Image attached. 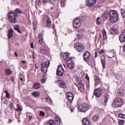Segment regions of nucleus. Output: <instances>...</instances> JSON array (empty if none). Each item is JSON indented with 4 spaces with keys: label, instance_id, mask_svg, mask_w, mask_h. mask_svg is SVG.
I'll list each match as a JSON object with an SVG mask.
<instances>
[{
    "label": "nucleus",
    "instance_id": "nucleus-1",
    "mask_svg": "<svg viewBox=\"0 0 125 125\" xmlns=\"http://www.w3.org/2000/svg\"><path fill=\"white\" fill-rule=\"evenodd\" d=\"M119 20V14L116 11L111 10L109 12V21L112 23H116Z\"/></svg>",
    "mask_w": 125,
    "mask_h": 125
},
{
    "label": "nucleus",
    "instance_id": "nucleus-2",
    "mask_svg": "<svg viewBox=\"0 0 125 125\" xmlns=\"http://www.w3.org/2000/svg\"><path fill=\"white\" fill-rule=\"evenodd\" d=\"M123 105V100L118 98L115 100L112 104V106L113 108H118Z\"/></svg>",
    "mask_w": 125,
    "mask_h": 125
},
{
    "label": "nucleus",
    "instance_id": "nucleus-3",
    "mask_svg": "<svg viewBox=\"0 0 125 125\" xmlns=\"http://www.w3.org/2000/svg\"><path fill=\"white\" fill-rule=\"evenodd\" d=\"M18 15L17 13L13 12H10L8 14V19L9 21L11 23H15L16 22V17H17Z\"/></svg>",
    "mask_w": 125,
    "mask_h": 125
},
{
    "label": "nucleus",
    "instance_id": "nucleus-4",
    "mask_svg": "<svg viewBox=\"0 0 125 125\" xmlns=\"http://www.w3.org/2000/svg\"><path fill=\"white\" fill-rule=\"evenodd\" d=\"M49 64H50V61L47 60L44 63L42 64L41 70L43 74H45L47 71V68L49 67Z\"/></svg>",
    "mask_w": 125,
    "mask_h": 125
},
{
    "label": "nucleus",
    "instance_id": "nucleus-5",
    "mask_svg": "<svg viewBox=\"0 0 125 125\" xmlns=\"http://www.w3.org/2000/svg\"><path fill=\"white\" fill-rule=\"evenodd\" d=\"M74 47L78 52L83 51V45L82 43H76L74 44Z\"/></svg>",
    "mask_w": 125,
    "mask_h": 125
},
{
    "label": "nucleus",
    "instance_id": "nucleus-6",
    "mask_svg": "<svg viewBox=\"0 0 125 125\" xmlns=\"http://www.w3.org/2000/svg\"><path fill=\"white\" fill-rule=\"evenodd\" d=\"M78 109L82 112H85L89 109V105L85 104H83L78 106Z\"/></svg>",
    "mask_w": 125,
    "mask_h": 125
},
{
    "label": "nucleus",
    "instance_id": "nucleus-7",
    "mask_svg": "<svg viewBox=\"0 0 125 125\" xmlns=\"http://www.w3.org/2000/svg\"><path fill=\"white\" fill-rule=\"evenodd\" d=\"M73 25L74 28L78 29L81 27V19L79 18H76L73 21Z\"/></svg>",
    "mask_w": 125,
    "mask_h": 125
},
{
    "label": "nucleus",
    "instance_id": "nucleus-8",
    "mask_svg": "<svg viewBox=\"0 0 125 125\" xmlns=\"http://www.w3.org/2000/svg\"><path fill=\"white\" fill-rule=\"evenodd\" d=\"M97 0H86L85 4L87 6L90 7L93 6L95 3H96V1Z\"/></svg>",
    "mask_w": 125,
    "mask_h": 125
},
{
    "label": "nucleus",
    "instance_id": "nucleus-9",
    "mask_svg": "<svg viewBox=\"0 0 125 125\" xmlns=\"http://www.w3.org/2000/svg\"><path fill=\"white\" fill-rule=\"evenodd\" d=\"M64 74V69L61 65H59L57 70V75L58 76H62Z\"/></svg>",
    "mask_w": 125,
    "mask_h": 125
},
{
    "label": "nucleus",
    "instance_id": "nucleus-10",
    "mask_svg": "<svg viewBox=\"0 0 125 125\" xmlns=\"http://www.w3.org/2000/svg\"><path fill=\"white\" fill-rule=\"evenodd\" d=\"M94 93L96 97H100L102 94V90H101V88L96 89Z\"/></svg>",
    "mask_w": 125,
    "mask_h": 125
},
{
    "label": "nucleus",
    "instance_id": "nucleus-11",
    "mask_svg": "<svg viewBox=\"0 0 125 125\" xmlns=\"http://www.w3.org/2000/svg\"><path fill=\"white\" fill-rule=\"evenodd\" d=\"M67 98L69 102H72L74 100V95L71 92L66 93Z\"/></svg>",
    "mask_w": 125,
    "mask_h": 125
},
{
    "label": "nucleus",
    "instance_id": "nucleus-12",
    "mask_svg": "<svg viewBox=\"0 0 125 125\" xmlns=\"http://www.w3.org/2000/svg\"><path fill=\"white\" fill-rule=\"evenodd\" d=\"M89 57H90V53H89V52H85L83 56V59L84 61H88V60H89Z\"/></svg>",
    "mask_w": 125,
    "mask_h": 125
},
{
    "label": "nucleus",
    "instance_id": "nucleus-13",
    "mask_svg": "<svg viewBox=\"0 0 125 125\" xmlns=\"http://www.w3.org/2000/svg\"><path fill=\"white\" fill-rule=\"evenodd\" d=\"M41 53H43V54L46 55L48 53V50H47V48L45 46H43L41 47Z\"/></svg>",
    "mask_w": 125,
    "mask_h": 125
},
{
    "label": "nucleus",
    "instance_id": "nucleus-14",
    "mask_svg": "<svg viewBox=\"0 0 125 125\" xmlns=\"http://www.w3.org/2000/svg\"><path fill=\"white\" fill-rule=\"evenodd\" d=\"M109 15H110V12L109 13L108 11H104L103 15V20H106L108 18H109Z\"/></svg>",
    "mask_w": 125,
    "mask_h": 125
},
{
    "label": "nucleus",
    "instance_id": "nucleus-15",
    "mask_svg": "<svg viewBox=\"0 0 125 125\" xmlns=\"http://www.w3.org/2000/svg\"><path fill=\"white\" fill-rule=\"evenodd\" d=\"M58 83H59V85L60 87H62V88H66V83L65 82H63L62 80H59L57 81Z\"/></svg>",
    "mask_w": 125,
    "mask_h": 125
},
{
    "label": "nucleus",
    "instance_id": "nucleus-16",
    "mask_svg": "<svg viewBox=\"0 0 125 125\" xmlns=\"http://www.w3.org/2000/svg\"><path fill=\"white\" fill-rule=\"evenodd\" d=\"M119 40L121 42H125V32L123 33L120 35Z\"/></svg>",
    "mask_w": 125,
    "mask_h": 125
},
{
    "label": "nucleus",
    "instance_id": "nucleus-17",
    "mask_svg": "<svg viewBox=\"0 0 125 125\" xmlns=\"http://www.w3.org/2000/svg\"><path fill=\"white\" fill-rule=\"evenodd\" d=\"M44 19L46 22L47 26H48V27H49V26L51 25V21H50V19L47 16H45Z\"/></svg>",
    "mask_w": 125,
    "mask_h": 125
},
{
    "label": "nucleus",
    "instance_id": "nucleus-18",
    "mask_svg": "<svg viewBox=\"0 0 125 125\" xmlns=\"http://www.w3.org/2000/svg\"><path fill=\"white\" fill-rule=\"evenodd\" d=\"M109 55L108 58H112V57H115L116 56V51L114 50H111L109 51Z\"/></svg>",
    "mask_w": 125,
    "mask_h": 125
},
{
    "label": "nucleus",
    "instance_id": "nucleus-19",
    "mask_svg": "<svg viewBox=\"0 0 125 125\" xmlns=\"http://www.w3.org/2000/svg\"><path fill=\"white\" fill-rule=\"evenodd\" d=\"M13 37V30L12 28H10L8 31V38L9 39H11Z\"/></svg>",
    "mask_w": 125,
    "mask_h": 125
},
{
    "label": "nucleus",
    "instance_id": "nucleus-20",
    "mask_svg": "<svg viewBox=\"0 0 125 125\" xmlns=\"http://www.w3.org/2000/svg\"><path fill=\"white\" fill-rule=\"evenodd\" d=\"M118 95L119 96H121V97H123L124 95H125V93H124V91L122 90V88H119L118 90V92H117Z\"/></svg>",
    "mask_w": 125,
    "mask_h": 125
},
{
    "label": "nucleus",
    "instance_id": "nucleus-21",
    "mask_svg": "<svg viewBox=\"0 0 125 125\" xmlns=\"http://www.w3.org/2000/svg\"><path fill=\"white\" fill-rule=\"evenodd\" d=\"M118 32H119V30L116 28H111L110 30V34H111V35H117V34H118Z\"/></svg>",
    "mask_w": 125,
    "mask_h": 125
},
{
    "label": "nucleus",
    "instance_id": "nucleus-22",
    "mask_svg": "<svg viewBox=\"0 0 125 125\" xmlns=\"http://www.w3.org/2000/svg\"><path fill=\"white\" fill-rule=\"evenodd\" d=\"M78 89L80 90V91H83L84 90V87L83 86V84L81 83H79L78 85Z\"/></svg>",
    "mask_w": 125,
    "mask_h": 125
},
{
    "label": "nucleus",
    "instance_id": "nucleus-23",
    "mask_svg": "<svg viewBox=\"0 0 125 125\" xmlns=\"http://www.w3.org/2000/svg\"><path fill=\"white\" fill-rule=\"evenodd\" d=\"M83 125H90L89 120L87 118H84L83 121Z\"/></svg>",
    "mask_w": 125,
    "mask_h": 125
},
{
    "label": "nucleus",
    "instance_id": "nucleus-24",
    "mask_svg": "<svg viewBox=\"0 0 125 125\" xmlns=\"http://www.w3.org/2000/svg\"><path fill=\"white\" fill-rule=\"evenodd\" d=\"M67 64V67L69 69V70H72V69L74 68V63L73 62H68Z\"/></svg>",
    "mask_w": 125,
    "mask_h": 125
},
{
    "label": "nucleus",
    "instance_id": "nucleus-25",
    "mask_svg": "<svg viewBox=\"0 0 125 125\" xmlns=\"http://www.w3.org/2000/svg\"><path fill=\"white\" fill-rule=\"evenodd\" d=\"M93 122H98L99 121V116L97 114L94 115L92 117Z\"/></svg>",
    "mask_w": 125,
    "mask_h": 125
},
{
    "label": "nucleus",
    "instance_id": "nucleus-26",
    "mask_svg": "<svg viewBox=\"0 0 125 125\" xmlns=\"http://www.w3.org/2000/svg\"><path fill=\"white\" fill-rule=\"evenodd\" d=\"M38 42L40 44H42V35L41 34L38 35Z\"/></svg>",
    "mask_w": 125,
    "mask_h": 125
},
{
    "label": "nucleus",
    "instance_id": "nucleus-27",
    "mask_svg": "<svg viewBox=\"0 0 125 125\" xmlns=\"http://www.w3.org/2000/svg\"><path fill=\"white\" fill-rule=\"evenodd\" d=\"M95 85H98L100 83V78L98 77H95Z\"/></svg>",
    "mask_w": 125,
    "mask_h": 125
},
{
    "label": "nucleus",
    "instance_id": "nucleus-28",
    "mask_svg": "<svg viewBox=\"0 0 125 125\" xmlns=\"http://www.w3.org/2000/svg\"><path fill=\"white\" fill-rule=\"evenodd\" d=\"M32 95L34 96V97L37 98V97H40V95H41V94L39 92L35 91L32 93Z\"/></svg>",
    "mask_w": 125,
    "mask_h": 125
},
{
    "label": "nucleus",
    "instance_id": "nucleus-29",
    "mask_svg": "<svg viewBox=\"0 0 125 125\" xmlns=\"http://www.w3.org/2000/svg\"><path fill=\"white\" fill-rule=\"evenodd\" d=\"M41 87V83H35L34 84L33 88L35 89H39Z\"/></svg>",
    "mask_w": 125,
    "mask_h": 125
},
{
    "label": "nucleus",
    "instance_id": "nucleus-30",
    "mask_svg": "<svg viewBox=\"0 0 125 125\" xmlns=\"http://www.w3.org/2000/svg\"><path fill=\"white\" fill-rule=\"evenodd\" d=\"M55 123L57 125H60V118H59V117L56 116L55 117Z\"/></svg>",
    "mask_w": 125,
    "mask_h": 125
},
{
    "label": "nucleus",
    "instance_id": "nucleus-31",
    "mask_svg": "<svg viewBox=\"0 0 125 125\" xmlns=\"http://www.w3.org/2000/svg\"><path fill=\"white\" fill-rule=\"evenodd\" d=\"M46 102H47V103L50 104H52V100H51V99H50V97H49L46 98Z\"/></svg>",
    "mask_w": 125,
    "mask_h": 125
},
{
    "label": "nucleus",
    "instance_id": "nucleus-32",
    "mask_svg": "<svg viewBox=\"0 0 125 125\" xmlns=\"http://www.w3.org/2000/svg\"><path fill=\"white\" fill-rule=\"evenodd\" d=\"M64 59V60H65V61H66L67 64L68 63H70V62H72V59H71L69 57H66V58L64 57V59Z\"/></svg>",
    "mask_w": 125,
    "mask_h": 125
},
{
    "label": "nucleus",
    "instance_id": "nucleus-33",
    "mask_svg": "<svg viewBox=\"0 0 125 125\" xmlns=\"http://www.w3.org/2000/svg\"><path fill=\"white\" fill-rule=\"evenodd\" d=\"M14 28L16 31H17V32H18V33H19L20 34L21 33V31H20V30H19V25H14Z\"/></svg>",
    "mask_w": 125,
    "mask_h": 125
},
{
    "label": "nucleus",
    "instance_id": "nucleus-34",
    "mask_svg": "<svg viewBox=\"0 0 125 125\" xmlns=\"http://www.w3.org/2000/svg\"><path fill=\"white\" fill-rule=\"evenodd\" d=\"M4 71H5L6 75H7L8 76H9V75H10V74H11V71H10V70H9V69H8V68L5 69Z\"/></svg>",
    "mask_w": 125,
    "mask_h": 125
},
{
    "label": "nucleus",
    "instance_id": "nucleus-35",
    "mask_svg": "<svg viewBox=\"0 0 125 125\" xmlns=\"http://www.w3.org/2000/svg\"><path fill=\"white\" fill-rule=\"evenodd\" d=\"M102 33L104 39V40H106V39H107V37L106 36V31H105V30H103Z\"/></svg>",
    "mask_w": 125,
    "mask_h": 125
},
{
    "label": "nucleus",
    "instance_id": "nucleus-36",
    "mask_svg": "<svg viewBox=\"0 0 125 125\" xmlns=\"http://www.w3.org/2000/svg\"><path fill=\"white\" fill-rule=\"evenodd\" d=\"M70 55V53L68 52H64L63 53V58L64 59V57L66 58L67 57H69Z\"/></svg>",
    "mask_w": 125,
    "mask_h": 125
},
{
    "label": "nucleus",
    "instance_id": "nucleus-37",
    "mask_svg": "<svg viewBox=\"0 0 125 125\" xmlns=\"http://www.w3.org/2000/svg\"><path fill=\"white\" fill-rule=\"evenodd\" d=\"M101 63L102 64L103 69H105V65H106V62H105V60L102 59Z\"/></svg>",
    "mask_w": 125,
    "mask_h": 125
},
{
    "label": "nucleus",
    "instance_id": "nucleus-38",
    "mask_svg": "<svg viewBox=\"0 0 125 125\" xmlns=\"http://www.w3.org/2000/svg\"><path fill=\"white\" fill-rule=\"evenodd\" d=\"M121 14L122 17L125 18V10L124 9H121Z\"/></svg>",
    "mask_w": 125,
    "mask_h": 125
},
{
    "label": "nucleus",
    "instance_id": "nucleus-39",
    "mask_svg": "<svg viewBox=\"0 0 125 125\" xmlns=\"http://www.w3.org/2000/svg\"><path fill=\"white\" fill-rule=\"evenodd\" d=\"M97 24L98 25H100L101 24V19L99 17L97 19Z\"/></svg>",
    "mask_w": 125,
    "mask_h": 125
},
{
    "label": "nucleus",
    "instance_id": "nucleus-40",
    "mask_svg": "<svg viewBox=\"0 0 125 125\" xmlns=\"http://www.w3.org/2000/svg\"><path fill=\"white\" fill-rule=\"evenodd\" d=\"M15 12L16 13H19V14H21L22 13V11L20 9L17 8L15 10Z\"/></svg>",
    "mask_w": 125,
    "mask_h": 125
},
{
    "label": "nucleus",
    "instance_id": "nucleus-41",
    "mask_svg": "<svg viewBox=\"0 0 125 125\" xmlns=\"http://www.w3.org/2000/svg\"><path fill=\"white\" fill-rule=\"evenodd\" d=\"M118 117L121 118V119H125V115L122 113H121L118 115Z\"/></svg>",
    "mask_w": 125,
    "mask_h": 125
},
{
    "label": "nucleus",
    "instance_id": "nucleus-42",
    "mask_svg": "<svg viewBox=\"0 0 125 125\" xmlns=\"http://www.w3.org/2000/svg\"><path fill=\"white\" fill-rule=\"evenodd\" d=\"M105 100L104 101V102L105 103H107V102H108V100L109 99V96L108 95H106L105 96Z\"/></svg>",
    "mask_w": 125,
    "mask_h": 125
},
{
    "label": "nucleus",
    "instance_id": "nucleus-43",
    "mask_svg": "<svg viewBox=\"0 0 125 125\" xmlns=\"http://www.w3.org/2000/svg\"><path fill=\"white\" fill-rule=\"evenodd\" d=\"M125 124V121L124 120H120L118 121L119 125H123Z\"/></svg>",
    "mask_w": 125,
    "mask_h": 125
},
{
    "label": "nucleus",
    "instance_id": "nucleus-44",
    "mask_svg": "<svg viewBox=\"0 0 125 125\" xmlns=\"http://www.w3.org/2000/svg\"><path fill=\"white\" fill-rule=\"evenodd\" d=\"M66 3V1L65 0H62L61 1V5L62 7L65 6V4Z\"/></svg>",
    "mask_w": 125,
    "mask_h": 125
},
{
    "label": "nucleus",
    "instance_id": "nucleus-45",
    "mask_svg": "<svg viewBox=\"0 0 125 125\" xmlns=\"http://www.w3.org/2000/svg\"><path fill=\"white\" fill-rule=\"evenodd\" d=\"M33 24L34 30V31H36V28H37V25H36L37 23L36 22V21H33Z\"/></svg>",
    "mask_w": 125,
    "mask_h": 125
},
{
    "label": "nucleus",
    "instance_id": "nucleus-46",
    "mask_svg": "<svg viewBox=\"0 0 125 125\" xmlns=\"http://www.w3.org/2000/svg\"><path fill=\"white\" fill-rule=\"evenodd\" d=\"M114 76L116 80H120V75H119L118 74H114Z\"/></svg>",
    "mask_w": 125,
    "mask_h": 125
},
{
    "label": "nucleus",
    "instance_id": "nucleus-47",
    "mask_svg": "<svg viewBox=\"0 0 125 125\" xmlns=\"http://www.w3.org/2000/svg\"><path fill=\"white\" fill-rule=\"evenodd\" d=\"M40 114V116H42V117H44V116H45V113L42 111H41Z\"/></svg>",
    "mask_w": 125,
    "mask_h": 125
},
{
    "label": "nucleus",
    "instance_id": "nucleus-48",
    "mask_svg": "<svg viewBox=\"0 0 125 125\" xmlns=\"http://www.w3.org/2000/svg\"><path fill=\"white\" fill-rule=\"evenodd\" d=\"M42 108L44 110H46L47 111H49V110H50V107H48V106H43Z\"/></svg>",
    "mask_w": 125,
    "mask_h": 125
},
{
    "label": "nucleus",
    "instance_id": "nucleus-49",
    "mask_svg": "<svg viewBox=\"0 0 125 125\" xmlns=\"http://www.w3.org/2000/svg\"><path fill=\"white\" fill-rule=\"evenodd\" d=\"M9 103V107H10V110H12V103L11 102H10Z\"/></svg>",
    "mask_w": 125,
    "mask_h": 125
},
{
    "label": "nucleus",
    "instance_id": "nucleus-50",
    "mask_svg": "<svg viewBox=\"0 0 125 125\" xmlns=\"http://www.w3.org/2000/svg\"><path fill=\"white\" fill-rule=\"evenodd\" d=\"M17 109H16V111H17V110H18L19 111L21 110V109H20V106H19V104H18L17 105Z\"/></svg>",
    "mask_w": 125,
    "mask_h": 125
},
{
    "label": "nucleus",
    "instance_id": "nucleus-51",
    "mask_svg": "<svg viewBox=\"0 0 125 125\" xmlns=\"http://www.w3.org/2000/svg\"><path fill=\"white\" fill-rule=\"evenodd\" d=\"M104 53V50L103 49H101L100 51V53L101 54H103Z\"/></svg>",
    "mask_w": 125,
    "mask_h": 125
},
{
    "label": "nucleus",
    "instance_id": "nucleus-52",
    "mask_svg": "<svg viewBox=\"0 0 125 125\" xmlns=\"http://www.w3.org/2000/svg\"><path fill=\"white\" fill-rule=\"evenodd\" d=\"M36 2L38 4H41V0H36Z\"/></svg>",
    "mask_w": 125,
    "mask_h": 125
},
{
    "label": "nucleus",
    "instance_id": "nucleus-53",
    "mask_svg": "<svg viewBox=\"0 0 125 125\" xmlns=\"http://www.w3.org/2000/svg\"><path fill=\"white\" fill-rule=\"evenodd\" d=\"M41 83H45V79H42V80H41Z\"/></svg>",
    "mask_w": 125,
    "mask_h": 125
},
{
    "label": "nucleus",
    "instance_id": "nucleus-54",
    "mask_svg": "<svg viewBox=\"0 0 125 125\" xmlns=\"http://www.w3.org/2000/svg\"><path fill=\"white\" fill-rule=\"evenodd\" d=\"M85 78L87 80V81H89V77L87 74L86 75Z\"/></svg>",
    "mask_w": 125,
    "mask_h": 125
},
{
    "label": "nucleus",
    "instance_id": "nucleus-55",
    "mask_svg": "<svg viewBox=\"0 0 125 125\" xmlns=\"http://www.w3.org/2000/svg\"><path fill=\"white\" fill-rule=\"evenodd\" d=\"M3 104H5V105L6 106H7V100H5L3 102Z\"/></svg>",
    "mask_w": 125,
    "mask_h": 125
},
{
    "label": "nucleus",
    "instance_id": "nucleus-56",
    "mask_svg": "<svg viewBox=\"0 0 125 125\" xmlns=\"http://www.w3.org/2000/svg\"><path fill=\"white\" fill-rule=\"evenodd\" d=\"M6 97H8V98H9V97H10V94H9V93H7L6 94Z\"/></svg>",
    "mask_w": 125,
    "mask_h": 125
},
{
    "label": "nucleus",
    "instance_id": "nucleus-57",
    "mask_svg": "<svg viewBox=\"0 0 125 125\" xmlns=\"http://www.w3.org/2000/svg\"><path fill=\"white\" fill-rule=\"evenodd\" d=\"M27 117H29V120H31L32 119V116L30 115V114H27Z\"/></svg>",
    "mask_w": 125,
    "mask_h": 125
},
{
    "label": "nucleus",
    "instance_id": "nucleus-58",
    "mask_svg": "<svg viewBox=\"0 0 125 125\" xmlns=\"http://www.w3.org/2000/svg\"><path fill=\"white\" fill-rule=\"evenodd\" d=\"M76 82H79V81H80V78H79V77H77L76 78Z\"/></svg>",
    "mask_w": 125,
    "mask_h": 125
},
{
    "label": "nucleus",
    "instance_id": "nucleus-59",
    "mask_svg": "<svg viewBox=\"0 0 125 125\" xmlns=\"http://www.w3.org/2000/svg\"><path fill=\"white\" fill-rule=\"evenodd\" d=\"M95 57H97V52H95Z\"/></svg>",
    "mask_w": 125,
    "mask_h": 125
},
{
    "label": "nucleus",
    "instance_id": "nucleus-60",
    "mask_svg": "<svg viewBox=\"0 0 125 125\" xmlns=\"http://www.w3.org/2000/svg\"><path fill=\"white\" fill-rule=\"evenodd\" d=\"M21 63H23V64L26 63V61H22Z\"/></svg>",
    "mask_w": 125,
    "mask_h": 125
},
{
    "label": "nucleus",
    "instance_id": "nucleus-61",
    "mask_svg": "<svg viewBox=\"0 0 125 125\" xmlns=\"http://www.w3.org/2000/svg\"><path fill=\"white\" fill-rule=\"evenodd\" d=\"M15 56H16V57H18V55H17V53L16 52H15Z\"/></svg>",
    "mask_w": 125,
    "mask_h": 125
},
{
    "label": "nucleus",
    "instance_id": "nucleus-62",
    "mask_svg": "<svg viewBox=\"0 0 125 125\" xmlns=\"http://www.w3.org/2000/svg\"><path fill=\"white\" fill-rule=\"evenodd\" d=\"M43 2H47V0H42Z\"/></svg>",
    "mask_w": 125,
    "mask_h": 125
},
{
    "label": "nucleus",
    "instance_id": "nucleus-63",
    "mask_svg": "<svg viewBox=\"0 0 125 125\" xmlns=\"http://www.w3.org/2000/svg\"><path fill=\"white\" fill-rule=\"evenodd\" d=\"M4 93H6V94H7V93H8V92L6 90L4 91Z\"/></svg>",
    "mask_w": 125,
    "mask_h": 125
},
{
    "label": "nucleus",
    "instance_id": "nucleus-64",
    "mask_svg": "<svg viewBox=\"0 0 125 125\" xmlns=\"http://www.w3.org/2000/svg\"><path fill=\"white\" fill-rule=\"evenodd\" d=\"M20 81H21V82H23V78H21Z\"/></svg>",
    "mask_w": 125,
    "mask_h": 125
}]
</instances>
